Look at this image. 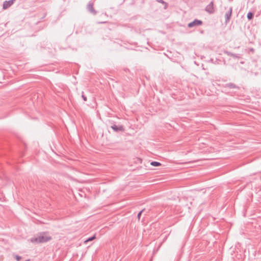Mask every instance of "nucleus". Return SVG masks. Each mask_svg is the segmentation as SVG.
<instances>
[{"label":"nucleus","instance_id":"nucleus-9","mask_svg":"<svg viewBox=\"0 0 261 261\" xmlns=\"http://www.w3.org/2000/svg\"><path fill=\"white\" fill-rule=\"evenodd\" d=\"M253 14L252 13H249L247 15V17L249 19H251L252 18Z\"/></svg>","mask_w":261,"mask_h":261},{"label":"nucleus","instance_id":"nucleus-11","mask_svg":"<svg viewBox=\"0 0 261 261\" xmlns=\"http://www.w3.org/2000/svg\"><path fill=\"white\" fill-rule=\"evenodd\" d=\"M166 7H167V5H166V4H165V7H164V8H166Z\"/></svg>","mask_w":261,"mask_h":261},{"label":"nucleus","instance_id":"nucleus-3","mask_svg":"<svg viewBox=\"0 0 261 261\" xmlns=\"http://www.w3.org/2000/svg\"><path fill=\"white\" fill-rule=\"evenodd\" d=\"M202 24V21L198 20H195L194 21L189 23L188 24L189 27L191 28L196 25H199Z\"/></svg>","mask_w":261,"mask_h":261},{"label":"nucleus","instance_id":"nucleus-1","mask_svg":"<svg viewBox=\"0 0 261 261\" xmlns=\"http://www.w3.org/2000/svg\"><path fill=\"white\" fill-rule=\"evenodd\" d=\"M51 240V237L48 236L45 234L38 236L37 238H33L31 240V241L33 243H43L47 242Z\"/></svg>","mask_w":261,"mask_h":261},{"label":"nucleus","instance_id":"nucleus-6","mask_svg":"<svg viewBox=\"0 0 261 261\" xmlns=\"http://www.w3.org/2000/svg\"><path fill=\"white\" fill-rule=\"evenodd\" d=\"M112 128L116 132L124 130V128L122 126H117V125H114L112 126Z\"/></svg>","mask_w":261,"mask_h":261},{"label":"nucleus","instance_id":"nucleus-8","mask_svg":"<svg viewBox=\"0 0 261 261\" xmlns=\"http://www.w3.org/2000/svg\"><path fill=\"white\" fill-rule=\"evenodd\" d=\"M95 239V236H94L91 238H88L87 240H86V241H84V243L86 244L87 242H89V241H93V240H94Z\"/></svg>","mask_w":261,"mask_h":261},{"label":"nucleus","instance_id":"nucleus-2","mask_svg":"<svg viewBox=\"0 0 261 261\" xmlns=\"http://www.w3.org/2000/svg\"><path fill=\"white\" fill-rule=\"evenodd\" d=\"M205 10L208 13H213L214 11L213 3L211 2L208 5H207V6L206 7Z\"/></svg>","mask_w":261,"mask_h":261},{"label":"nucleus","instance_id":"nucleus-7","mask_svg":"<svg viewBox=\"0 0 261 261\" xmlns=\"http://www.w3.org/2000/svg\"><path fill=\"white\" fill-rule=\"evenodd\" d=\"M150 165L153 166L158 167L160 166L161 165V164L159 162L153 161L150 163Z\"/></svg>","mask_w":261,"mask_h":261},{"label":"nucleus","instance_id":"nucleus-4","mask_svg":"<svg viewBox=\"0 0 261 261\" xmlns=\"http://www.w3.org/2000/svg\"><path fill=\"white\" fill-rule=\"evenodd\" d=\"M231 13H232V9L230 8L227 10V12L225 13V17L226 22H227L229 20L230 16L231 15Z\"/></svg>","mask_w":261,"mask_h":261},{"label":"nucleus","instance_id":"nucleus-5","mask_svg":"<svg viewBox=\"0 0 261 261\" xmlns=\"http://www.w3.org/2000/svg\"><path fill=\"white\" fill-rule=\"evenodd\" d=\"M13 4V1H5L3 4L4 9H6L10 7Z\"/></svg>","mask_w":261,"mask_h":261},{"label":"nucleus","instance_id":"nucleus-12","mask_svg":"<svg viewBox=\"0 0 261 261\" xmlns=\"http://www.w3.org/2000/svg\"><path fill=\"white\" fill-rule=\"evenodd\" d=\"M159 2H162V3H163L162 0H160V1H159Z\"/></svg>","mask_w":261,"mask_h":261},{"label":"nucleus","instance_id":"nucleus-10","mask_svg":"<svg viewBox=\"0 0 261 261\" xmlns=\"http://www.w3.org/2000/svg\"><path fill=\"white\" fill-rule=\"evenodd\" d=\"M15 258L17 260V261H19L20 259H21V257L18 256V255H16L15 256Z\"/></svg>","mask_w":261,"mask_h":261}]
</instances>
